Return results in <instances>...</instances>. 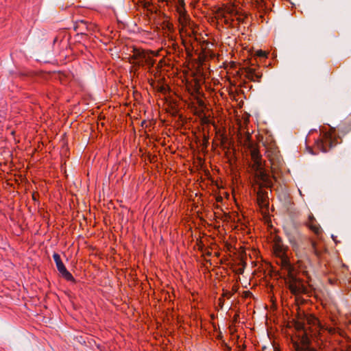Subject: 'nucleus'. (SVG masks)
Masks as SVG:
<instances>
[{"mask_svg":"<svg viewBox=\"0 0 351 351\" xmlns=\"http://www.w3.org/2000/svg\"><path fill=\"white\" fill-rule=\"evenodd\" d=\"M256 56L258 57H266L267 53L265 51L263 50H258L256 51Z\"/></svg>","mask_w":351,"mask_h":351,"instance_id":"obj_16","label":"nucleus"},{"mask_svg":"<svg viewBox=\"0 0 351 351\" xmlns=\"http://www.w3.org/2000/svg\"><path fill=\"white\" fill-rule=\"evenodd\" d=\"M282 272L285 276H286V282L292 293L298 295L305 291V287L302 282L295 277V271L293 266L290 267V269L289 270H282Z\"/></svg>","mask_w":351,"mask_h":351,"instance_id":"obj_2","label":"nucleus"},{"mask_svg":"<svg viewBox=\"0 0 351 351\" xmlns=\"http://www.w3.org/2000/svg\"><path fill=\"white\" fill-rule=\"evenodd\" d=\"M176 11L179 15L178 21L179 23L182 25V27L181 30H183L184 26H186L189 21V16L186 14L184 3L183 1H178V4L176 5Z\"/></svg>","mask_w":351,"mask_h":351,"instance_id":"obj_8","label":"nucleus"},{"mask_svg":"<svg viewBox=\"0 0 351 351\" xmlns=\"http://www.w3.org/2000/svg\"><path fill=\"white\" fill-rule=\"evenodd\" d=\"M274 254L278 258L277 263L280 265L281 269H290V267L293 266L286 254L287 249L280 239H276L273 245Z\"/></svg>","mask_w":351,"mask_h":351,"instance_id":"obj_3","label":"nucleus"},{"mask_svg":"<svg viewBox=\"0 0 351 351\" xmlns=\"http://www.w3.org/2000/svg\"><path fill=\"white\" fill-rule=\"evenodd\" d=\"M274 351H279V350L277 349V348H274Z\"/></svg>","mask_w":351,"mask_h":351,"instance_id":"obj_20","label":"nucleus"},{"mask_svg":"<svg viewBox=\"0 0 351 351\" xmlns=\"http://www.w3.org/2000/svg\"><path fill=\"white\" fill-rule=\"evenodd\" d=\"M53 260H54V261L56 263V265L58 264L59 263H62V262L61 261L60 255L58 254H57V253H54L53 254Z\"/></svg>","mask_w":351,"mask_h":351,"instance_id":"obj_15","label":"nucleus"},{"mask_svg":"<svg viewBox=\"0 0 351 351\" xmlns=\"http://www.w3.org/2000/svg\"><path fill=\"white\" fill-rule=\"evenodd\" d=\"M250 138H251L250 134L248 132H247L245 133V139L243 141V144L245 145H247V146L250 145Z\"/></svg>","mask_w":351,"mask_h":351,"instance_id":"obj_14","label":"nucleus"},{"mask_svg":"<svg viewBox=\"0 0 351 351\" xmlns=\"http://www.w3.org/2000/svg\"><path fill=\"white\" fill-rule=\"evenodd\" d=\"M306 226L308 228L313 232L315 234L319 235L322 233V229L320 226L317 222L316 219L312 214L308 215V221H306Z\"/></svg>","mask_w":351,"mask_h":351,"instance_id":"obj_11","label":"nucleus"},{"mask_svg":"<svg viewBox=\"0 0 351 351\" xmlns=\"http://www.w3.org/2000/svg\"><path fill=\"white\" fill-rule=\"evenodd\" d=\"M57 269L58 271L61 274V275L67 280H73V277L71 274L67 271L63 263H59L56 265Z\"/></svg>","mask_w":351,"mask_h":351,"instance_id":"obj_12","label":"nucleus"},{"mask_svg":"<svg viewBox=\"0 0 351 351\" xmlns=\"http://www.w3.org/2000/svg\"><path fill=\"white\" fill-rule=\"evenodd\" d=\"M328 330H329L330 332H333V329L331 328L330 329H328Z\"/></svg>","mask_w":351,"mask_h":351,"instance_id":"obj_18","label":"nucleus"},{"mask_svg":"<svg viewBox=\"0 0 351 351\" xmlns=\"http://www.w3.org/2000/svg\"><path fill=\"white\" fill-rule=\"evenodd\" d=\"M312 246L313 248H315V243L314 242L312 243Z\"/></svg>","mask_w":351,"mask_h":351,"instance_id":"obj_19","label":"nucleus"},{"mask_svg":"<svg viewBox=\"0 0 351 351\" xmlns=\"http://www.w3.org/2000/svg\"><path fill=\"white\" fill-rule=\"evenodd\" d=\"M232 295V293L229 291H224L223 293V297H226L227 298H230V297Z\"/></svg>","mask_w":351,"mask_h":351,"instance_id":"obj_17","label":"nucleus"},{"mask_svg":"<svg viewBox=\"0 0 351 351\" xmlns=\"http://www.w3.org/2000/svg\"><path fill=\"white\" fill-rule=\"evenodd\" d=\"M251 158L253 161L252 167L256 171V176L263 182H267L269 177L263 169L261 156L257 149H252L251 150Z\"/></svg>","mask_w":351,"mask_h":351,"instance_id":"obj_6","label":"nucleus"},{"mask_svg":"<svg viewBox=\"0 0 351 351\" xmlns=\"http://www.w3.org/2000/svg\"><path fill=\"white\" fill-rule=\"evenodd\" d=\"M152 52L149 53L142 49H134L132 55L130 57V62L138 66L144 64L153 66L154 61L152 58Z\"/></svg>","mask_w":351,"mask_h":351,"instance_id":"obj_4","label":"nucleus"},{"mask_svg":"<svg viewBox=\"0 0 351 351\" xmlns=\"http://www.w3.org/2000/svg\"><path fill=\"white\" fill-rule=\"evenodd\" d=\"M322 132V141L317 143V146L322 152H326L338 143V137L337 136L336 130L333 128H330L328 130L324 129Z\"/></svg>","mask_w":351,"mask_h":351,"instance_id":"obj_5","label":"nucleus"},{"mask_svg":"<svg viewBox=\"0 0 351 351\" xmlns=\"http://www.w3.org/2000/svg\"><path fill=\"white\" fill-rule=\"evenodd\" d=\"M257 203L262 209V212L266 214L268 210V198L267 195L262 191H258L257 192Z\"/></svg>","mask_w":351,"mask_h":351,"instance_id":"obj_10","label":"nucleus"},{"mask_svg":"<svg viewBox=\"0 0 351 351\" xmlns=\"http://www.w3.org/2000/svg\"><path fill=\"white\" fill-rule=\"evenodd\" d=\"M295 335L291 337V342L295 351H316L309 347V338L306 329L300 322L295 324Z\"/></svg>","mask_w":351,"mask_h":351,"instance_id":"obj_1","label":"nucleus"},{"mask_svg":"<svg viewBox=\"0 0 351 351\" xmlns=\"http://www.w3.org/2000/svg\"><path fill=\"white\" fill-rule=\"evenodd\" d=\"M244 71L245 77L252 81L259 82L262 77V73L256 67H245Z\"/></svg>","mask_w":351,"mask_h":351,"instance_id":"obj_9","label":"nucleus"},{"mask_svg":"<svg viewBox=\"0 0 351 351\" xmlns=\"http://www.w3.org/2000/svg\"><path fill=\"white\" fill-rule=\"evenodd\" d=\"M306 320L308 324H311L313 326L319 325V320L313 316L308 317Z\"/></svg>","mask_w":351,"mask_h":351,"instance_id":"obj_13","label":"nucleus"},{"mask_svg":"<svg viewBox=\"0 0 351 351\" xmlns=\"http://www.w3.org/2000/svg\"><path fill=\"white\" fill-rule=\"evenodd\" d=\"M217 14L219 17L224 18L226 23H228L229 19L233 21V16L237 17V20L239 21L243 20L240 16H239L238 11L232 4H226L222 8L218 9L217 11Z\"/></svg>","mask_w":351,"mask_h":351,"instance_id":"obj_7","label":"nucleus"}]
</instances>
